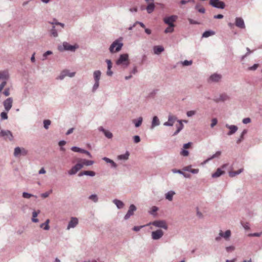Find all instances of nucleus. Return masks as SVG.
I'll list each match as a JSON object with an SVG mask.
<instances>
[{"label":"nucleus","instance_id":"nucleus-14","mask_svg":"<svg viewBox=\"0 0 262 262\" xmlns=\"http://www.w3.org/2000/svg\"><path fill=\"white\" fill-rule=\"evenodd\" d=\"M176 120H177V118L176 116L170 115L168 116V121L165 122L164 123V125H165V126H172Z\"/></svg>","mask_w":262,"mask_h":262},{"label":"nucleus","instance_id":"nucleus-7","mask_svg":"<svg viewBox=\"0 0 262 262\" xmlns=\"http://www.w3.org/2000/svg\"><path fill=\"white\" fill-rule=\"evenodd\" d=\"M82 168V164L81 162H80V160L78 159L77 161V163L72 167V168L69 170L68 173L70 175H73L76 174L79 170H80Z\"/></svg>","mask_w":262,"mask_h":262},{"label":"nucleus","instance_id":"nucleus-57","mask_svg":"<svg viewBox=\"0 0 262 262\" xmlns=\"http://www.w3.org/2000/svg\"><path fill=\"white\" fill-rule=\"evenodd\" d=\"M251 122V119L250 118H246L243 120V123L244 124H248Z\"/></svg>","mask_w":262,"mask_h":262},{"label":"nucleus","instance_id":"nucleus-46","mask_svg":"<svg viewBox=\"0 0 262 262\" xmlns=\"http://www.w3.org/2000/svg\"><path fill=\"white\" fill-rule=\"evenodd\" d=\"M89 199L93 201L96 202L98 201V198L97 195L96 194H92L89 196Z\"/></svg>","mask_w":262,"mask_h":262},{"label":"nucleus","instance_id":"nucleus-38","mask_svg":"<svg viewBox=\"0 0 262 262\" xmlns=\"http://www.w3.org/2000/svg\"><path fill=\"white\" fill-rule=\"evenodd\" d=\"M71 150L74 152H79L83 153L84 149L79 148L78 147L74 146L71 148Z\"/></svg>","mask_w":262,"mask_h":262},{"label":"nucleus","instance_id":"nucleus-26","mask_svg":"<svg viewBox=\"0 0 262 262\" xmlns=\"http://www.w3.org/2000/svg\"><path fill=\"white\" fill-rule=\"evenodd\" d=\"M75 75V73H69L68 71H64L62 72V75L60 76V78L62 79L64 76H68L70 77H73Z\"/></svg>","mask_w":262,"mask_h":262},{"label":"nucleus","instance_id":"nucleus-11","mask_svg":"<svg viewBox=\"0 0 262 262\" xmlns=\"http://www.w3.org/2000/svg\"><path fill=\"white\" fill-rule=\"evenodd\" d=\"M13 103V99L11 97H9L6 99L3 102V105L5 107V110L7 112H8L12 106Z\"/></svg>","mask_w":262,"mask_h":262},{"label":"nucleus","instance_id":"nucleus-27","mask_svg":"<svg viewBox=\"0 0 262 262\" xmlns=\"http://www.w3.org/2000/svg\"><path fill=\"white\" fill-rule=\"evenodd\" d=\"M159 124H160V121H159L158 118L157 116L154 117L152 121L151 128H154L156 126L159 125Z\"/></svg>","mask_w":262,"mask_h":262},{"label":"nucleus","instance_id":"nucleus-61","mask_svg":"<svg viewBox=\"0 0 262 262\" xmlns=\"http://www.w3.org/2000/svg\"><path fill=\"white\" fill-rule=\"evenodd\" d=\"M134 142L136 143H137L140 141V137L138 136H135L134 137Z\"/></svg>","mask_w":262,"mask_h":262},{"label":"nucleus","instance_id":"nucleus-1","mask_svg":"<svg viewBox=\"0 0 262 262\" xmlns=\"http://www.w3.org/2000/svg\"><path fill=\"white\" fill-rule=\"evenodd\" d=\"M78 47L77 45L72 46L67 42H64L62 46H60L58 47V49L60 51H63L64 50L74 51Z\"/></svg>","mask_w":262,"mask_h":262},{"label":"nucleus","instance_id":"nucleus-9","mask_svg":"<svg viewBox=\"0 0 262 262\" xmlns=\"http://www.w3.org/2000/svg\"><path fill=\"white\" fill-rule=\"evenodd\" d=\"M164 235L163 231L161 229H158L151 232V236L154 240H158L160 239Z\"/></svg>","mask_w":262,"mask_h":262},{"label":"nucleus","instance_id":"nucleus-23","mask_svg":"<svg viewBox=\"0 0 262 262\" xmlns=\"http://www.w3.org/2000/svg\"><path fill=\"white\" fill-rule=\"evenodd\" d=\"M224 173V171L222 170L221 169V168H217L216 171L214 173H212V177L214 178H218L220 176H221L222 174H223Z\"/></svg>","mask_w":262,"mask_h":262},{"label":"nucleus","instance_id":"nucleus-37","mask_svg":"<svg viewBox=\"0 0 262 262\" xmlns=\"http://www.w3.org/2000/svg\"><path fill=\"white\" fill-rule=\"evenodd\" d=\"M21 149L19 147H16L14 149V155L15 157H17L18 155L21 154Z\"/></svg>","mask_w":262,"mask_h":262},{"label":"nucleus","instance_id":"nucleus-20","mask_svg":"<svg viewBox=\"0 0 262 262\" xmlns=\"http://www.w3.org/2000/svg\"><path fill=\"white\" fill-rule=\"evenodd\" d=\"M221 75L214 74L210 77V80L213 82H218L221 79Z\"/></svg>","mask_w":262,"mask_h":262},{"label":"nucleus","instance_id":"nucleus-5","mask_svg":"<svg viewBox=\"0 0 262 262\" xmlns=\"http://www.w3.org/2000/svg\"><path fill=\"white\" fill-rule=\"evenodd\" d=\"M123 46V43L118 40H115L110 46V51L111 53L119 51Z\"/></svg>","mask_w":262,"mask_h":262},{"label":"nucleus","instance_id":"nucleus-28","mask_svg":"<svg viewBox=\"0 0 262 262\" xmlns=\"http://www.w3.org/2000/svg\"><path fill=\"white\" fill-rule=\"evenodd\" d=\"M155 9V5L154 3L148 4L146 7L147 11L148 13H151Z\"/></svg>","mask_w":262,"mask_h":262},{"label":"nucleus","instance_id":"nucleus-63","mask_svg":"<svg viewBox=\"0 0 262 262\" xmlns=\"http://www.w3.org/2000/svg\"><path fill=\"white\" fill-rule=\"evenodd\" d=\"M258 64H254L252 67H251L249 68V70H255L257 69L258 67Z\"/></svg>","mask_w":262,"mask_h":262},{"label":"nucleus","instance_id":"nucleus-24","mask_svg":"<svg viewBox=\"0 0 262 262\" xmlns=\"http://www.w3.org/2000/svg\"><path fill=\"white\" fill-rule=\"evenodd\" d=\"M175 194V192L173 191H168L165 194L166 199L168 200L169 201H171L172 200V198L173 195Z\"/></svg>","mask_w":262,"mask_h":262},{"label":"nucleus","instance_id":"nucleus-30","mask_svg":"<svg viewBox=\"0 0 262 262\" xmlns=\"http://www.w3.org/2000/svg\"><path fill=\"white\" fill-rule=\"evenodd\" d=\"M102 159L106 163H110L113 167L116 168L117 167V164L112 160L106 157H104Z\"/></svg>","mask_w":262,"mask_h":262},{"label":"nucleus","instance_id":"nucleus-32","mask_svg":"<svg viewBox=\"0 0 262 262\" xmlns=\"http://www.w3.org/2000/svg\"><path fill=\"white\" fill-rule=\"evenodd\" d=\"M229 99V97L225 94H223L220 95L219 98L216 99V101H224Z\"/></svg>","mask_w":262,"mask_h":262},{"label":"nucleus","instance_id":"nucleus-40","mask_svg":"<svg viewBox=\"0 0 262 262\" xmlns=\"http://www.w3.org/2000/svg\"><path fill=\"white\" fill-rule=\"evenodd\" d=\"M148 225H142V226H134L133 228V230L134 231H136V232H138L139 231H140V230L141 229H142V228L145 227V226H147Z\"/></svg>","mask_w":262,"mask_h":262},{"label":"nucleus","instance_id":"nucleus-43","mask_svg":"<svg viewBox=\"0 0 262 262\" xmlns=\"http://www.w3.org/2000/svg\"><path fill=\"white\" fill-rule=\"evenodd\" d=\"M136 210V207L134 205H131L127 211V213H133Z\"/></svg>","mask_w":262,"mask_h":262},{"label":"nucleus","instance_id":"nucleus-4","mask_svg":"<svg viewBox=\"0 0 262 262\" xmlns=\"http://www.w3.org/2000/svg\"><path fill=\"white\" fill-rule=\"evenodd\" d=\"M117 65H124L126 67L129 64L128 55L127 54H121L116 61Z\"/></svg>","mask_w":262,"mask_h":262},{"label":"nucleus","instance_id":"nucleus-36","mask_svg":"<svg viewBox=\"0 0 262 262\" xmlns=\"http://www.w3.org/2000/svg\"><path fill=\"white\" fill-rule=\"evenodd\" d=\"M129 153L126 152L125 154L121 155L118 156V159L119 160H126L128 159Z\"/></svg>","mask_w":262,"mask_h":262},{"label":"nucleus","instance_id":"nucleus-34","mask_svg":"<svg viewBox=\"0 0 262 262\" xmlns=\"http://www.w3.org/2000/svg\"><path fill=\"white\" fill-rule=\"evenodd\" d=\"M114 204L117 206L118 208H123L124 204L122 202L118 200H114L113 201Z\"/></svg>","mask_w":262,"mask_h":262},{"label":"nucleus","instance_id":"nucleus-52","mask_svg":"<svg viewBox=\"0 0 262 262\" xmlns=\"http://www.w3.org/2000/svg\"><path fill=\"white\" fill-rule=\"evenodd\" d=\"M262 234V232L259 233H250L248 235L249 236H255V237H259Z\"/></svg>","mask_w":262,"mask_h":262},{"label":"nucleus","instance_id":"nucleus-3","mask_svg":"<svg viewBox=\"0 0 262 262\" xmlns=\"http://www.w3.org/2000/svg\"><path fill=\"white\" fill-rule=\"evenodd\" d=\"M231 232L230 230H226L225 232H223L222 230L220 231L219 236L215 238V240L216 242H219L221 238H224L225 240L228 241L231 237Z\"/></svg>","mask_w":262,"mask_h":262},{"label":"nucleus","instance_id":"nucleus-8","mask_svg":"<svg viewBox=\"0 0 262 262\" xmlns=\"http://www.w3.org/2000/svg\"><path fill=\"white\" fill-rule=\"evenodd\" d=\"M82 168V164L81 162H80V160L78 159L77 161V163L72 167V168L69 170L68 173L70 175H73L76 174L79 170H80Z\"/></svg>","mask_w":262,"mask_h":262},{"label":"nucleus","instance_id":"nucleus-35","mask_svg":"<svg viewBox=\"0 0 262 262\" xmlns=\"http://www.w3.org/2000/svg\"><path fill=\"white\" fill-rule=\"evenodd\" d=\"M215 34V32L213 31H206L203 34V37H208L210 36Z\"/></svg>","mask_w":262,"mask_h":262},{"label":"nucleus","instance_id":"nucleus-10","mask_svg":"<svg viewBox=\"0 0 262 262\" xmlns=\"http://www.w3.org/2000/svg\"><path fill=\"white\" fill-rule=\"evenodd\" d=\"M178 18L177 15H171L164 18V23L168 26H174L173 23L176 21Z\"/></svg>","mask_w":262,"mask_h":262},{"label":"nucleus","instance_id":"nucleus-54","mask_svg":"<svg viewBox=\"0 0 262 262\" xmlns=\"http://www.w3.org/2000/svg\"><path fill=\"white\" fill-rule=\"evenodd\" d=\"M217 123V120L216 118L212 119L211 121V127H213L215 125H216Z\"/></svg>","mask_w":262,"mask_h":262},{"label":"nucleus","instance_id":"nucleus-50","mask_svg":"<svg viewBox=\"0 0 262 262\" xmlns=\"http://www.w3.org/2000/svg\"><path fill=\"white\" fill-rule=\"evenodd\" d=\"M2 119L5 120L8 118L7 113L6 112H2L1 114Z\"/></svg>","mask_w":262,"mask_h":262},{"label":"nucleus","instance_id":"nucleus-45","mask_svg":"<svg viewBox=\"0 0 262 262\" xmlns=\"http://www.w3.org/2000/svg\"><path fill=\"white\" fill-rule=\"evenodd\" d=\"M180 154L183 156L186 157L188 156L189 152L188 151L183 148L182 150L181 151Z\"/></svg>","mask_w":262,"mask_h":262},{"label":"nucleus","instance_id":"nucleus-49","mask_svg":"<svg viewBox=\"0 0 262 262\" xmlns=\"http://www.w3.org/2000/svg\"><path fill=\"white\" fill-rule=\"evenodd\" d=\"M52 25H60L62 28H63L64 26V25L63 24L58 23L56 21V20L54 19V21L52 23H51Z\"/></svg>","mask_w":262,"mask_h":262},{"label":"nucleus","instance_id":"nucleus-18","mask_svg":"<svg viewBox=\"0 0 262 262\" xmlns=\"http://www.w3.org/2000/svg\"><path fill=\"white\" fill-rule=\"evenodd\" d=\"M95 174L96 173L93 171H83L79 173L78 176L81 177L83 175H86L91 177H94Z\"/></svg>","mask_w":262,"mask_h":262},{"label":"nucleus","instance_id":"nucleus-13","mask_svg":"<svg viewBox=\"0 0 262 262\" xmlns=\"http://www.w3.org/2000/svg\"><path fill=\"white\" fill-rule=\"evenodd\" d=\"M0 137H4L5 140H12L13 136L9 130H1L0 132Z\"/></svg>","mask_w":262,"mask_h":262},{"label":"nucleus","instance_id":"nucleus-29","mask_svg":"<svg viewBox=\"0 0 262 262\" xmlns=\"http://www.w3.org/2000/svg\"><path fill=\"white\" fill-rule=\"evenodd\" d=\"M99 129L103 132V133L104 134L105 136L107 138L111 139V138H112L113 135H112V134L110 132L105 130L102 127H100L99 128Z\"/></svg>","mask_w":262,"mask_h":262},{"label":"nucleus","instance_id":"nucleus-58","mask_svg":"<svg viewBox=\"0 0 262 262\" xmlns=\"http://www.w3.org/2000/svg\"><path fill=\"white\" fill-rule=\"evenodd\" d=\"M192 143L191 142H189L186 144H184L183 145V148L185 149L189 148L191 146Z\"/></svg>","mask_w":262,"mask_h":262},{"label":"nucleus","instance_id":"nucleus-6","mask_svg":"<svg viewBox=\"0 0 262 262\" xmlns=\"http://www.w3.org/2000/svg\"><path fill=\"white\" fill-rule=\"evenodd\" d=\"M82 168V164L81 162H80V160L78 159L77 161V163L72 167V168L69 170L68 173L70 175H73L76 174L79 170H80Z\"/></svg>","mask_w":262,"mask_h":262},{"label":"nucleus","instance_id":"nucleus-25","mask_svg":"<svg viewBox=\"0 0 262 262\" xmlns=\"http://www.w3.org/2000/svg\"><path fill=\"white\" fill-rule=\"evenodd\" d=\"M49 220L48 219L46 221V222L43 223H42L40 225V227L41 228H43L44 230H48L50 228L49 226Z\"/></svg>","mask_w":262,"mask_h":262},{"label":"nucleus","instance_id":"nucleus-12","mask_svg":"<svg viewBox=\"0 0 262 262\" xmlns=\"http://www.w3.org/2000/svg\"><path fill=\"white\" fill-rule=\"evenodd\" d=\"M78 224V219L75 217H72L68 223L67 229L70 230L71 228H74Z\"/></svg>","mask_w":262,"mask_h":262},{"label":"nucleus","instance_id":"nucleus-60","mask_svg":"<svg viewBox=\"0 0 262 262\" xmlns=\"http://www.w3.org/2000/svg\"><path fill=\"white\" fill-rule=\"evenodd\" d=\"M192 61H188V60H185L183 62V64L184 66H189V65H191L192 64Z\"/></svg>","mask_w":262,"mask_h":262},{"label":"nucleus","instance_id":"nucleus-39","mask_svg":"<svg viewBox=\"0 0 262 262\" xmlns=\"http://www.w3.org/2000/svg\"><path fill=\"white\" fill-rule=\"evenodd\" d=\"M174 26H168V27L165 30V33H172L174 29H173V27Z\"/></svg>","mask_w":262,"mask_h":262},{"label":"nucleus","instance_id":"nucleus-62","mask_svg":"<svg viewBox=\"0 0 262 262\" xmlns=\"http://www.w3.org/2000/svg\"><path fill=\"white\" fill-rule=\"evenodd\" d=\"M52 54V52L50 51H48L46 52H45L43 55V56L45 58L43 59H46L48 55H51Z\"/></svg>","mask_w":262,"mask_h":262},{"label":"nucleus","instance_id":"nucleus-56","mask_svg":"<svg viewBox=\"0 0 262 262\" xmlns=\"http://www.w3.org/2000/svg\"><path fill=\"white\" fill-rule=\"evenodd\" d=\"M196 112L195 111H190L187 112V115L188 117H191L194 115L195 114Z\"/></svg>","mask_w":262,"mask_h":262},{"label":"nucleus","instance_id":"nucleus-47","mask_svg":"<svg viewBox=\"0 0 262 262\" xmlns=\"http://www.w3.org/2000/svg\"><path fill=\"white\" fill-rule=\"evenodd\" d=\"M142 117H140L138 119V121L135 122V126L136 127L140 126L141 125V124H142Z\"/></svg>","mask_w":262,"mask_h":262},{"label":"nucleus","instance_id":"nucleus-53","mask_svg":"<svg viewBox=\"0 0 262 262\" xmlns=\"http://www.w3.org/2000/svg\"><path fill=\"white\" fill-rule=\"evenodd\" d=\"M3 94L6 97L9 96L10 95V89L6 88L3 92Z\"/></svg>","mask_w":262,"mask_h":262},{"label":"nucleus","instance_id":"nucleus-15","mask_svg":"<svg viewBox=\"0 0 262 262\" xmlns=\"http://www.w3.org/2000/svg\"><path fill=\"white\" fill-rule=\"evenodd\" d=\"M235 25L240 28L244 29L245 28L244 21L241 17H236L235 18Z\"/></svg>","mask_w":262,"mask_h":262},{"label":"nucleus","instance_id":"nucleus-48","mask_svg":"<svg viewBox=\"0 0 262 262\" xmlns=\"http://www.w3.org/2000/svg\"><path fill=\"white\" fill-rule=\"evenodd\" d=\"M51 34L54 37H57L58 36V33L55 30L54 26L53 27V28L51 30Z\"/></svg>","mask_w":262,"mask_h":262},{"label":"nucleus","instance_id":"nucleus-42","mask_svg":"<svg viewBox=\"0 0 262 262\" xmlns=\"http://www.w3.org/2000/svg\"><path fill=\"white\" fill-rule=\"evenodd\" d=\"M51 124V121L49 120H45L43 121L44 127L46 129H48L49 128V126Z\"/></svg>","mask_w":262,"mask_h":262},{"label":"nucleus","instance_id":"nucleus-33","mask_svg":"<svg viewBox=\"0 0 262 262\" xmlns=\"http://www.w3.org/2000/svg\"><path fill=\"white\" fill-rule=\"evenodd\" d=\"M178 122H179V124L177 126V130L176 131V132L174 133L173 135H177V134H178L180 130L183 128V123H182V121H180V120H179L178 121Z\"/></svg>","mask_w":262,"mask_h":262},{"label":"nucleus","instance_id":"nucleus-41","mask_svg":"<svg viewBox=\"0 0 262 262\" xmlns=\"http://www.w3.org/2000/svg\"><path fill=\"white\" fill-rule=\"evenodd\" d=\"M235 248L234 246H230L226 247V250L227 252H231L235 250Z\"/></svg>","mask_w":262,"mask_h":262},{"label":"nucleus","instance_id":"nucleus-51","mask_svg":"<svg viewBox=\"0 0 262 262\" xmlns=\"http://www.w3.org/2000/svg\"><path fill=\"white\" fill-rule=\"evenodd\" d=\"M221 154V151H217L214 155H213L210 158L208 159V160H206V161H209V160L210 159H212L213 158H214L215 157H217L219 156H220Z\"/></svg>","mask_w":262,"mask_h":262},{"label":"nucleus","instance_id":"nucleus-2","mask_svg":"<svg viewBox=\"0 0 262 262\" xmlns=\"http://www.w3.org/2000/svg\"><path fill=\"white\" fill-rule=\"evenodd\" d=\"M152 225L156 227L163 228L167 230L168 229V226L166 222L164 220H156L152 222H149L147 225Z\"/></svg>","mask_w":262,"mask_h":262},{"label":"nucleus","instance_id":"nucleus-55","mask_svg":"<svg viewBox=\"0 0 262 262\" xmlns=\"http://www.w3.org/2000/svg\"><path fill=\"white\" fill-rule=\"evenodd\" d=\"M38 214H33V217L32 218V221L33 222H38V220L36 218Z\"/></svg>","mask_w":262,"mask_h":262},{"label":"nucleus","instance_id":"nucleus-16","mask_svg":"<svg viewBox=\"0 0 262 262\" xmlns=\"http://www.w3.org/2000/svg\"><path fill=\"white\" fill-rule=\"evenodd\" d=\"M226 126L230 129L229 132L228 133V135H231L235 133L237 130V127L235 125H229L227 124Z\"/></svg>","mask_w":262,"mask_h":262},{"label":"nucleus","instance_id":"nucleus-21","mask_svg":"<svg viewBox=\"0 0 262 262\" xmlns=\"http://www.w3.org/2000/svg\"><path fill=\"white\" fill-rule=\"evenodd\" d=\"M164 49L162 46H156L154 47L155 54H159L164 51Z\"/></svg>","mask_w":262,"mask_h":262},{"label":"nucleus","instance_id":"nucleus-64","mask_svg":"<svg viewBox=\"0 0 262 262\" xmlns=\"http://www.w3.org/2000/svg\"><path fill=\"white\" fill-rule=\"evenodd\" d=\"M50 194V192H46L45 193H42L41 194V196L43 198H47L49 194Z\"/></svg>","mask_w":262,"mask_h":262},{"label":"nucleus","instance_id":"nucleus-31","mask_svg":"<svg viewBox=\"0 0 262 262\" xmlns=\"http://www.w3.org/2000/svg\"><path fill=\"white\" fill-rule=\"evenodd\" d=\"M101 72L99 70L95 71L94 72V78L95 81H99L101 76Z\"/></svg>","mask_w":262,"mask_h":262},{"label":"nucleus","instance_id":"nucleus-44","mask_svg":"<svg viewBox=\"0 0 262 262\" xmlns=\"http://www.w3.org/2000/svg\"><path fill=\"white\" fill-rule=\"evenodd\" d=\"M241 224L245 229L249 230L250 229V226L248 223H244L242 222Z\"/></svg>","mask_w":262,"mask_h":262},{"label":"nucleus","instance_id":"nucleus-59","mask_svg":"<svg viewBox=\"0 0 262 262\" xmlns=\"http://www.w3.org/2000/svg\"><path fill=\"white\" fill-rule=\"evenodd\" d=\"M32 195L30 193H27V192H24L23 193V196L25 198L29 199L31 198Z\"/></svg>","mask_w":262,"mask_h":262},{"label":"nucleus","instance_id":"nucleus-17","mask_svg":"<svg viewBox=\"0 0 262 262\" xmlns=\"http://www.w3.org/2000/svg\"><path fill=\"white\" fill-rule=\"evenodd\" d=\"M106 62L107 63V71L106 72V74L108 76H112L113 74V72L112 71H111V69L112 67V63L111 60L110 59H106Z\"/></svg>","mask_w":262,"mask_h":262},{"label":"nucleus","instance_id":"nucleus-22","mask_svg":"<svg viewBox=\"0 0 262 262\" xmlns=\"http://www.w3.org/2000/svg\"><path fill=\"white\" fill-rule=\"evenodd\" d=\"M244 169L241 168L237 171H233V170H230L229 171V175L230 177H234L236 175L238 174L241 173L243 171Z\"/></svg>","mask_w":262,"mask_h":262},{"label":"nucleus","instance_id":"nucleus-19","mask_svg":"<svg viewBox=\"0 0 262 262\" xmlns=\"http://www.w3.org/2000/svg\"><path fill=\"white\" fill-rule=\"evenodd\" d=\"M80 162H81V164H82V167L84 165L85 166H90L94 164V161L91 160H88L86 159H79Z\"/></svg>","mask_w":262,"mask_h":262}]
</instances>
